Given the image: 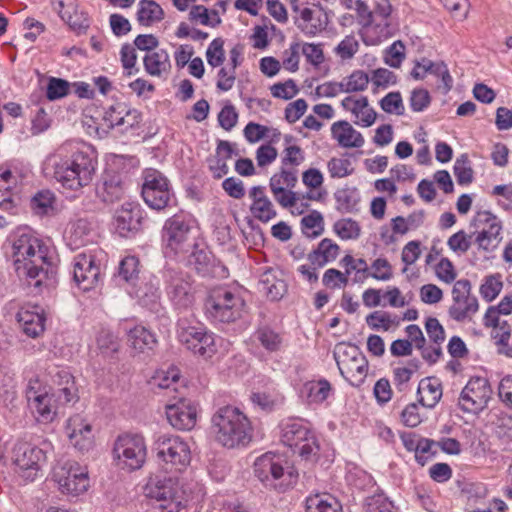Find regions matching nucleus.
Segmentation results:
<instances>
[{"label": "nucleus", "instance_id": "nucleus-49", "mask_svg": "<svg viewBox=\"0 0 512 512\" xmlns=\"http://www.w3.org/2000/svg\"><path fill=\"white\" fill-rule=\"evenodd\" d=\"M502 288V276L496 273L484 277L479 288V293L486 302H492L500 294Z\"/></svg>", "mask_w": 512, "mask_h": 512}, {"label": "nucleus", "instance_id": "nucleus-6", "mask_svg": "<svg viewBox=\"0 0 512 512\" xmlns=\"http://www.w3.org/2000/svg\"><path fill=\"white\" fill-rule=\"evenodd\" d=\"M245 301L237 288L221 286L210 291L205 302V313L214 323H232L244 311Z\"/></svg>", "mask_w": 512, "mask_h": 512}, {"label": "nucleus", "instance_id": "nucleus-7", "mask_svg": "<svg viewBox=\"0 0 512 512\" xmlns=\"http://www.w3.org/2000/svg\"><path fill=\"white\" fill-rule=\"evenodd\" d=\"M177 337L195 355L208 359L217 353V338L193 315L178 319Z\"/></svg>", "mask_w": 512, "mask_h": 512}, {"label": "nucleus", "instance_id": "nucleus-57", "mask_svg": "<svg viewBox=\"0 0 512 512\" xmlns=\"http://www.w3.org/2000/svg\"><path fill=\"white\" fill-rule=\"evenodd\" d=\"M305 160V153L298 145L286 146L282 152L281 166L298 168Z\"/></svg>", "mask_w": 512, "mask_h": 512}, {"label": "nucleus", "instance_id": "nucleus-1", "mask_svg": "<svg viewBox=\"0 0 512 512\" xmlns=\"http://www.w3.org/2000/svg\"><path fill=\"white\" fill-rule=\"evenodd\" d=\"M8 243L15 271L31 292L39 294L55 286L58 259L48 241L32 228L20 226L10 233Z\"/></svg>", "mask_w": 512, "mask_h": 512}, {"label": "nucleus", "instance_id": "nucleus-24", "mask_svg": "<svg viewBox=\"0 0 512 512\" xmlns=\"http://www.w3.org/2000/svg\"><path fill=\"white\" fill-rule=\"evenodd\" d=\"M53 9L69 27L81 33L89 27L87 14L79 10L76 0H51Z\"/></svg>", "mask_w": 512, "mask_h": 512}, {"label": "nucleus", "instance_id": "nucleus-31", "mask_svg": "<svg viewBox=\"0 0 512 512\" xmlns=\"http://www.w3.org/2000/svg\"><path fill=\"white\" fill-rule=\"evenodd\" d=\"M482 216L484 217L483 221L487 227L477 233L475 242L479 249L491 251L497 247L502 239V224L501 221L490 212H484Z\"/></svg>", "mask_w": 512, "mask_h": 512}, {"label": "nucleus", "instance_id": "nucleus-34", "mask_svg": "<svg viewBox=\"0 0 512 512\" xmlns=\"http://www.w3.org/2000/svg\"><path fill=\"white\" fill-rule=\"evenodd\" d=\"M145 72L157 78L166 79L171 71V61L165 49L148 52L143 57Z\"/></svg>", "mask_w": 512, "mask_h": 512}, {"label": "nucleus", "instance_id": "nucleus-42", "mask_svg": "<svg viewBox=\"0 0 512 512\" xmlns=\"http://www.w3.org/2000/svg\"><path fill=\"white\" fill-rule=\"evenodd\" d=\"M298 168L280 167L269 181L271 192H281L282 188H294L298 181Z\"/></svg>", "mask_w": 512, "mask_h": 512}, {"label": "nucleus", "instance_id": "nucleus-62", "mask_svg": "<svg viewBox=\"0 0 512 512\" xmlns=\"http://www.w3.org/2000/svg\"><path fill=\"white\" fill-rule=\"evenodd\" d=\"M359 46V42L354 35H347L334 48V52L342 60H348L358 52Z\"/></svg>", "mask_w": 512, "mask_h": 512}, {"label": "nucleus", "instance_id": "nucleus-41", "mask_svg": "<svg viewBox=\"0 0 512 512\" xmlns=\"http://www.w3.org/2000/svg\"><path fill=\"white\" fill-rule=\"evenodd\" d=\"M164 11L161 6L153 0H140L138 3L137 20L142 26H151L161 21Z\"/></svg>", "mask_w": 512, "mask_h": 512}, {"label": "nucleus", "instance_id": "nucleus-3", "mask_svg": "<svg viewBox=\"0 0 512 512\" xmlns=\"http://www.w3.org/2000/svg\"><path fill=\"white\" fill-rule=\"evenodd\" d=\"M210 432L214 440L228 449L243 448L252 440V426L247 416L237 407L224 406L211 418Z\"/></svg>", "mask_w": 512, "mask_h": 512}, {"label": "nucleus", "instance_id": "nucleus-63", "mask_svg": "<svg viewBox=\"0 0 512 512\" xmlns=\"http://www.w3.org/2000/svg\"><path fill=\"white\" fill-rule=\"evenodd\" d=\"M70 83L60 78H50L46 95L49 100H56L65 97L69 93Z\"/></svg>", "mask_w": 512, "mask_h": 512}, {"label": "nucleus", "instance_id": "nucleus-30", "mask_svg": "<svg viewBox=\"0 0 512 512\" xmlns=\"http://www.w3.org/2000/svg\"><path fill=\"white\" fill-rule=\"evenodd\" d=\"M139 205L132 202H125L116 211L114 224L117 233L121 237H128L130 233L137 231L140 226Z\"/></svg>", "mask_w": 512, "mask_h": 512}, {"label": "nucleus", "instance_id": "nucleus-39", "mask_svg": "<svg viewBox=\"0 0 512 512\" xmlns=\"http://www.w3.org/2000/svg\"><path fill=\"white\" fill-rule=\"evenodd\" d=\"M332 392V385L324 378L308 381L301 389V395L309 404H322Z\"/></svg>", "mask_w": 512, "mask_h": 512}, {"label": "nucleus", "instance_id": "nucleus-60", "mask_svg": "<svg viewBox=\"0 0 512 512\" xmlns=\"http://www.w3.org/2000/svg\"><path fill=\"white\" fill-rule=\"evenodd\" d=\"M126 111V104L116 103L107 108L103 115V121L108 128L122 127Z\"/></svg>", "mask_w": 512, "mask_h": 512}, {"label": "nucleus", "instance_id": "nucleus-22", "mask_svg": "<svg viewBox=\"0 0 512 512\" xmlns=\"http://www.w3.org/2000/svg\"><path fill=\"white\" fill-rule=\"evenodd\" d=\"M65 430L71 445L75 449L80 452H87L93 447L92 426L82 415L71 416L66 422Z\"/></svg>", "mask_w": 512, "mask_h": 512}, {"label": "nucleus", "instance_id": "nucleus-51", "mask_svg": "<svg viewBox=\"0 0 512 512\" xmlns=\"http://www.w3.org/2000/svg\"><path fill=\"white\" fill-rule=\"evenodd\" d=\"M327 169L331 178H344L354 172V167L348 154H344L342 157H332L327 162Z\"/></svg>", "mask_w": 512, "mask_h": 512}, {"label": "nucleus", "instance_id": "nucleus-11", "mask_svg": "<svg viewBox=\"0 0 512 512\" xmlns=\"http://www.w3.org/2000/svg\"><path fill=\"white\" fill-rule=\"evenodd\" d=\"M334 359L342 377L350 385L360 387L368 373V361L358 346L345 342L334 348Z\"/></svg>", "mask_w": 512, "mask_h": 512}, {"label": "nucleus", "instance_id": "nucleus-13", "mask_svg": "<svg viewBox=\"0 0 512 512\" xmlns=\"http://www.w3.org/2000/svg\"><path fill=\"white\" fill-rule=\"evenodd\" d=\"M53 480L63 494L78 496L90 486L88 469L74 460L59 462L53 469Z\"/></svg>", "mask_w": 512, "mask_h": 512}, {"label": "nucleus", "instance_id": "nucleus-53", "mask_svg": "<svg viewBox=\"0 0 512 512\" xmlns=\"http://www.w3.org/2000/svg\"><path fill=\"white\" fill-rule=\"evenodd\" d=\"M342 85L345 93L362 92L367 89L370 78L362 70H355L349 76L344 77Z\"/></svg>", "mask_w": 512, "mask_h": 512}, {"label": "nucleus", "instance_id": "nucleus-26", "mask_svg": "<svg viewBox=\"0 0 512 512\" xmlns=\"http://www.w3.org/2000/svg\"><path fill=\"white\" fill-rule=\"evenodd\" d=\"M341 107L355 118L354 123L361 127L372 126L377 118L376 111L369 105L366 96H347L341 101Z\"/></svg>", "mask_w": 512, "mask_h": 512}, {"label": "nucleus", "instance_id": "nucleus-14", "mask_svg": "<svg viewBox=\"0 0 512 512\" xmlns=\"http://www.w3.org/2000/svg\"><path fill=\"white\" fill-rule=\"evenodd\" d=\"M165 292L173 306L186 310L195 302V288L191 277L177 269L166 268L163 272Z\"/></svg>", "mask_w": 512, "mask_h": 512}, {"label": "nucleus", "instance_id": "nucleus-55", "mask_svg": "<svg viewBox=\"0 0 512 512\" xmlns=\"http://www.w3.org/2000/svg\"><path fill=\"white\" fill-rule=\"evenodd\" d=\"M16 398V390L13 375L6 368L0 367V400L5 404H11Z\"/></svg>", "mask_w": 512, "mask_h": 512}, {"label": "nucleus", "instance_id": "nucleus-28", "mask_svg": "<svg viewBox=\"0 0 512 512\" xmlns=\"http://www.w3.org/2000/svg\"><path fill=\"white\" fill-rule=\"evenodd\" d=\"M49 373L51 375L52 384L55 386L53 393L56 394L61 405L68 404L78 399L74 377L69 370L54 367Z\"/></svg>", "mask_w": 512, "mask_h": 512}, {"label": "nucleus", "instance_id": "nucleus-54", "mask_svg": "<svg viewBox=\"0 0 512 512\" xmlns=\"http://www.w3.org/2000/svg\"><path fill=\"white\" fill-rule=\"evenodd\" d=\"M453 171L458 184L467 185L473 181V169L467 154H462L455 160Z\"/></svg>", "mask_w": 512, "mask_h": 512}, {"label": "nucleus", "instance_id": "nucleus-4", "mask_svg": "<svg viewBox=\"0 0 512 512\" xmlns=\"http://www.w3.org/2000/svg\"><path fill=\"white\" fill-rule=\"evenodd\" d=\"M253 472L265 489L278 493L292 489L299 478L297 469L288 457L272 451L263 453L255 459Z\"/></svg>", "mask_w": 512, "mask_h": 512}, {"label": "nucleus", "instance_id": "nucleus-10", "mask_svg": "<svg viewBox=\"0 0 512 512\" xmlns=\"http://www.w3.org/2000/svg\"><path fill=\"white\" fill-rule=\"evenodd\" d=\"M156 457L162 468L169 472H181L191 461L188 443L179 436L159 435L154 442Z\"/></svg>", "mask_w": 512, "mask_h": 512}, {"label": "nucleus", "instance_id": "nucleus-40", "mask_svg": "<svg viewBox=\"0 0 512 512\" xmlns=\"http://www.w3.org/2000/svg\"><path fill=\"white\" fill-rule=\"evenodd\" d=\"M307 512H343L340 501L329 493L310 495L306 499Z\"/></svg>", "mask_w": 512, "mask_h": 512}, {"label": "nucleus", "instance_id": "nucleus-9", "mask_svg": "<svg viewBox=\"0 0 512 512\" xmlns=\"http://www.w3.org/2000/svg\"><path fill=\"white\" fill-rule=\"evenodd\" d=\"M281 442L294 450L306 461H316L320 447L315 435L306 422L299 418H289L280 424Z\"/></svg>", "mask_w": 512, "mask_h": 512}, {"label": "nucleus", "instance_id": "nucleus-25", "mask_svg": "<svg viewBox=\"0 0 512 512\" xmlns=\"http://www.w3.org/2000/svg\"><path fill=\"white\" fill-rule=\"evenodd\" d=\"M30 408L40 423H50L57 415L58 404H61L55 393L28 392Z\"/></svg>", "mask_w": 512, "mask_h": 512}, {"label": "nucleus", "instance_id": "nucleus-47", "mask_svg": "<svg viewBox=\"0 0 512 512\" xmlns=\"http://www.w3.org/2000/svg\"><path fill=\"white\" fill-rule=\"evenodd\" d=\"M301 230L305 236L314 239L324 232V219L319 211H312L301 220Z\"/></svg>", "mask_w": 512, "mask_h": 512}, {"label": "nucleus", "instance_id": "nucleus-18", "mask_svg": "<svg viewBox=\"0 0 512 512\" xmlns=\"http://www.w3.org/2000/svg\"><path fill=\"white\" fill-rule=\"evenodd\" d=\"M468 279L457 280L452 288V303L448 309L451 319L457 322H469L479 310V302L471 292Z\"/></svg>", "mask_w": 512, "mask_h": 512}, {"label": "nucleus", "instance_id": "nucleus-45", "mask_svg": "<svg viewBox=\"0 0 512 512\" xmlns=\"http://www.w3.org/2000/svg\"><path fill=\"white\" fill-rule=\"evenodd\" d=\"M54 202L55 197L50 190H41L31 198L30 208L34 214L45 216L53 211Z\"/></svg>", "mask_w": 512, "mask_h": 512}, {"label": "nucleus", "instance_id": "nucleus-19", "mask_svg": "<svg viewBox=\"0 0 512 512\" xmlns=\"http://www.w3.org/2000/svg\"><path fill=\"white\" fill-rule=\"evenodd\" d=\"M492 393L493 391L487 378L472 377L462 389L458 405L464 412L479 413L487 407Z\"/></svg>", "mask_w": 512, "mask_h": 512}, {"label": "nucleus", "instance_id": "nucleus-17", "mask_svg": "<svg viewBox=\"0 0 512 512\" xmlns=\"http://www.w3.org/2000/svg\"><path fill=\"white\" fill-rule=\"evenodd\" d=\"M291 8L298 15L297 27L309 37H314L326 29L328 16L319 3L308 0H291Z\"/></svg>", "mask_w": 512, "mask_h": 512}, {"label": "nucleus", "instance_id": "nucleus-37", "mask_svg": "<svg viewBox=\"0 0 512 512\" xmlns=\"http://www.w3.org/2000/svg\"><path fill=\"white\" fill-rule=\"evenodd\" d=\"M417 394L422 406L432 409L442 397V385L437 378L428 377L419 382Z\"/></svg>", "mask_w": 512, "mask_h": 512}, {"label": "nucleus", "instance_id": "nucleus-27", "mask_svg": "<svg viewBox=\"0 0 512 512\" xmlns=\"http://www.w3.org/2000/svg\"><path fill=\"white\" fill-rule=\"evenodd\" d=\"M248 196L251 200L249 210L253 218L262 223H268L277 216L275 206L267 196L265 187L253 186Z\"/></svg>", "mask_w": 512, "mask_h": 512}, {"label": "nucleus", "instance_id": "nucleus-5", "mask_svg": "<svg viewBox=\"0 0 512 512\" xmlns=\"http://www.w3.org/2000/svg\"><path fill=\"white\" fill-rule=\"evenodd\" d=\"M144 495L156 503L160 512H180L189 501L186 489L174 476L150 477L144 486Z\"/></svg>", "mask_w": 512, "mask_h": 512}, {"label": "nucleus", "instance_id": "nucleus-43", "mask_svg": "<svg viewBox=\"0 0 512 512\" xmlns=\"http://www.w3.org/2000/svg\"><path fill=\"white\" fill-rule=\"evenodd\" d=\"M180 379V371L176 367L167 370H158L150 380L152 388L176 391V385Z\"/></svg>", "mask_w": 512, "mask_h": 512}, {"label": "nucleus", "instance_id": "nucleus-23", "mask_svg": "<svg viewBox=\"0 0 512 512\" xmlns=\"http://www.w3.org/2000/svg\"><path fill=\"white\" fill-rule=\"evenodd\" d=\"M168 422L178 430H191L197 422V409L189 401H179L166 405Z\"/></svg>", "mask_w": 512, "mask_h": 512}, {"label": "nucleus", "instance_id": "nucleus-46", "mask_svg": "<svg viewBox=\"0 0 512 512\" xmlns=\"http://www.w3.org/2000/svg\"><path fill=\"white\" fill-rule=\"evenodd\" d=\"M139 259L135 256H126L118 267V277L126 283L136 286L139 278L140 268Z\"/></svg>", "mask_w": 512, "mask_h": 512}, {"label": "nucleus", "instance_id": "nucleus-38", "mask_svg": "<svg viewBox=\"0 0 512 512\" xmlns=\"http://www.w3.org/2000/svg\"><path fill=\"white\" fill-rule=\"evenodd\" d=\"M340 247L329 238L322 239L317 248L308 254V260L315 268H322L333 262L339 255Z\"/></svg>", "mask_w": 512, "mask_h": 512}, {"label": "nucleus", "instance_id": "nucleus-32", "mask_svg": "<svg viewBox=\"0 0 512 512\" xmlns=\"http://www.w3.org/2000/svg\"><path fill=\"white\" fill-rule=\"evenodd\" d=\"M64 239L71 249H78L93 240L92 224L87 219L70 221L64 231Z\"/></svg>", "mask_w": 512, "mask_h": 512}, {"label": "nucleus", "instance_id": "nucleus-56", "mask_svg": "<svg viewBox=\"0 0 512 512\" xmlns=\"http://www.w3.org/2000/svg\"><path fill=\"white\" fill-rule=\"evenodd\" d=\"M369 271L368 276L379 281H389L393 277L392 265L383 257L375 259L371 263Z\"/></svg>", "mask_w": 512, "mask_h": 512}, {"label": "nucleus", "instance_id": "nucleus-33", "mask_svg": "<svg viewBox=\"0 0 512 512\" xmlns=\"http://www.w3.org/2000/svg\"><path fill=\"white\" fill-rule=\"evenodd\" d=\"M330 130L332 139L341 148H361L365 144L363 135L346 120L334 122Z\"/></svg>", "mask_w": 512, "mask_h": 512}, {"label": "nucleus", "instance_id": "nucleus-12", "mask_svg": "<svg viewBox=\"0 0 512 512\" xmlns=\"http://www.w3.org/2000/svg\"><path fill=\"white\" fill-rule=\"evenodd\" d=\"M53 450L50 441L43 440L40 446L27 442L19 443L14 448V462L22 478L33 481L47 461V454Z\"/></svg>", "mask_w": 512, "mask_h": 512}, {"label": "nucleus", "instance_id": "nucleus-8", "mask_svg": "<svg viewBox=\"0 0 512 512\" xmlns=\"http://www.w3.org/2000/svg\"><path fill=\"white\" fill-rule=\"evenodd\" d=\"M196 220L188 214H175L165 221L162 241L166 254L179 255L196 248Z\"/></svg>", "mask_w": 512, "mask_h": 512}, {"label": "nucleus", "instance_id": "nucleus-16", "mask_svg": "<svg viewBox=\"0 0 512 512\" xmlns=\"http://www.w3.org/2000/svg\"><path fill=\"white\" fill-rule=\"evenodd\" d=\"M141 194L144 202L154 210L169 206L173 197L168 179L156 169H146L143 172Z\"/></svg>", "mask_w": 512, "mask_h": 512}, {"label": "nucleus", "instance_id": "nucleus-64", "mask_svg": "<svg viewBox=\"0 0 512 512\" xmlns=\"http://www.w3.org/2000/svg\"><path fill=\"white\" fill-rule=\"evenodd\" d=\"M394 508L393 502L384 495H375L367 500V512H392Z\"/></svg>", "mask_w": 512, "mask_h": 512}, {"label": "nucleus", "instance_id": "nucleus-59", "mask_svg": "<svg viewBox=\"0 0 512 512\" xmlns=\"http://www.w3.org/2000/svg\"><path fill=\"white\" fill-rule=\"evenodd\" d=\"M380 107L389 114L403 115L405 112L403 100L399 92H390L380 101Z\"/></svg>", "mask_w": 512, "mask_h": 512}, {"label": "nucleus", "instance_id": "nucleus-2", "mask_svg": "<svg viewBox=\"0 0 512 512\" xmlns=\"http://www.w3.org/2000/svg\"><path fill=\"white\" fill-rule=\"evenodd\" d=\"M97 165V155L91 146L68 141L46 158L44 171L63 188L78 191L92 182Z\"/></svg>", "mask_w": 512, "mask_h": 512}, {"label": "nucleus", "instance_id": "nucleus-20", "mask_svg": "<svg viewBox=\"0 0 512 512\" xmlns=\"http://www.w3.org/2000/svg\"><path fill=\"white\" fill-rule=\"evenodd\" d=\"M72 274L78 287L89 291L98 286L101 267L92 254L80 253L74 257Z\"/></svg>", "mask_w": 512, "mask_h": 512}, {"label": "nucleus", "instance_id": "nucleus-15", "mask_svg": "<svg viewBox=\"0 0 512 512\" xmlns=\"http://www.w3.org/2000/svg\"><path fill=\"white\" fill-rule=\"evenodd\" d=\"M117 465L122 469L136 470L142 467L146 459V444L141 435H120L113 448Z\"/></svg>", "mask_w": 512, "mask_h": 512}, {"label": "nucleus", "instance_id": "nucleus-36", "mask_svg": "<svg viewBox=\"0 0 512 512\" xmlns=\"http://www.w3.org/2000/svg\"><path fill=\"white\" fill-rule=\"evenodd\" d=\"M125 192V185L117 174H106L102 183L96 188L97 197L105 203H114L121 200Z\"/></svg>", "mask_w": 512, "mask_h": 512}, {"label": "nucleus", "instance_id": "nucleus-52", "mask_svg": "<svg viewBox=\"0 0 512 512\" xmlns=\"http://www.w3.org/2000/svg\"><path fill=\"white\" fill-rule=\"evenodd\" d=\"M366 323L373 330L388 331L392 326H398L399 319L385 311H374L367 315Z\"/></svg>", "mask_w": 512, "mask_h": 512}, {"label": "nucleus", "instance_id": "nucleus-58", "mask_svg": "<svg viewBox=\"0 0 512 512\" xmlns=\"http://www.w3.org/2000/svg\"><path fill=\"white\" fill-rule=\"evenodd\" d=\"M207 63L212 67H219L225 60L224 41L222 38H215L206 50Z\"/></svg>", "mask_w": 512, "mask_h": 512}, {"label": "nucleus", "instance_id": "nucleus-50", "mask_svg": "<svg viewBox=\"0 0 512 512\" xmlns=\"http://www.w3.org/2000/svg\"><path fill=\"white\" fill-rule=\"evenodd\" d=\"M254 339L269 352H277L282 346V337L267 327L258 329L254 334Z\"/></svg>", "mask_w": 512, "mask_h": 512}, {"label": "nucleus", "instance_id": "nucleus-44", "mask_svg": "<svg viewBox=\"0 0 512 512\" xmlns=\"http://www.w3.org/2000/svg\"><path fill=\"white\" fill-rule=\"evenodd\" d=\"M189 20L194 24L208 27H216L221 23V18L216 10H208L203 5H194L189 11Z\"/></svg>", "mask_w": 512, "mask_h": 512}, {"label": "nucleus", "instance_id": "nucleus-29", "mask_svg": "<svg viewBox=\"0 0 512 512\" xmlns=\"http://www.w3.org/2000/svg\"><path fill=\"white\" fill-rule=\"evenodd\" d=\"M122 329L126 333L127 343L134 353H148L153 351L158 344L155 334L142 325L130 327L128 323H124Z\"/></svg>", "mask_w": 512, "mask_h": 512}, {"label": "nucleus", "instance_id": "nucleus-35", "mask_svg": "<svg viewBox=\"0 0 512 512\" xmlns=\"http://www.w3.org/2000/svg\"><path fill=\"white\" fill-rule=\"evenodd\" d=\"M278 270L269 268L260 274L258 290L270 300H279L286 292V283L278 277Z\"/></svg>", "mask_w": 512, "mask_h": 512}, {"label": "nucleus", "instance_id": "nucleus-48", "mask_svg": "<svg viewBox=\"0 0 512 512\" xmlns=\"http://www.w3.org/2000/svg\"><path fill=\"white\" fill-rule=\"evenodd\" d=\"M333 231L342 240H356L361 235V226L351 218H342L334 223Z\"/></svg>", "mask_w": 512, "mask_h": 512}, {"label": "nucleus", "instance_id": "nucleus-21", "mask_svg": "<svg viewBox=\"0 0 512 512\" xmlns=\"http://www.w3.org/2000/svg\"><path fill=\"white\" fill-rule=\"evenodd\" d=\"M16 320L26 336L36 339L46 329L47 314L40 305L26 303L19 308Z\"/></svg>", "mask_w": 512, "mask_h": 512}, {"label": "nucleus", "instance_id": "nucleus-61", "mask_svg": "<svg viewBox=\"0 0 512 512\" xmlns=\"http://www.w3.org/2000/svg\"><path fill=\"white\" fill-rule=\"evenodd\" d=\"M447 245L458 256L464 255L471 247V236L460 230L448 238Z\"/></svg>", "mask_w": 512, "mask_h": 512}]
</instances>
